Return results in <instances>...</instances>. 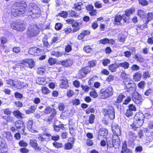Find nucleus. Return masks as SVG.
Returning a JSON list of instances; mask_svg holds the SVG:
<instances>
[{"label": "nucleus", "instance_id": "1", "mask_svg": "<svg viewBox=\"0 0 153 153\" xmlns=\"http://www.w3.org/2000/svg\"><path fill=\"white\" fill-rule=\"evenodd\" d=\"M29 9L30 11V14L31 17H38L40 16V8L37 6L36 4L31 3L29 4Z\"/></svg>", "mask_w": 153, "mask_h": 153}, {"label": "nucleus", "instance_id": "2", "mask_svg": "<svg viewBox=\"0 0 153 153\" xmlns=\"http://www.w3.org/2000/svg\"><path fill=\"white\" fill-rule=\"evenodd\" d=\"M41 29L36 25L29 26L28 29L27 34L30 37L37 35L39 33Z\"/></svg>", "mask_w": 153, "mask_h": 153}, {"label": "nucleus", "instance_id": "3", "mask_svg": "<svg viewBox=\"0 0 153 153\" xmlns=\"http://www.w3.org/2000/svg\"><path fill=\"white\" fill-rule=\"evenodd\" d=\"M27 5L26 3L24 1H23L21 4H18V6L20 7L21 6L23 8L18 9L17 8L18 7L15 6V9L12 10L13 15L14 16L17 17V16H19V15L24 13L25 12V8L27 7Z\"/></svg>", "mask_w": 153, "mask_h": 153}, {"label": "nucleus", "instance_id": "4", "mask_svg": "<svg viewBox=\"0 0 153 153\" xmlns=\"http://www.w3.org/2000/svg\"><path fill=\"white\" fill-rule=\"evenodd\" d=\"M113 93V88L112 87H108L105 90H101L100 95L101 98L104 99L112 96Z\"/></svg>", "mask_w": 153, "mask_h": 153}, {"label": "nucleus", "instance_id": "5", "mask_svg": "<svg viewBox=\"0 0 153 153\" xmlns=\"http://www.w3.org/2000/svg\"><path fill=\"white\" fill-rule=\"evenodd\" d=\"M132 100L137 104H141L143 101L142 96L137 92H134L132 93Z\"/></svg>", "mask_w": 153, "mask_h": 153}, {"label": "nucleus", "instance_id": "6", "mask_svg": "<svg viewBox=\"0 0 153 153\" xmlns=\"http://www.w3.org/2000/svg\"><path fill=\"white\" fill-rule=\"evenodd\" d=\"M51 135L48 133H43L42 134H39L38 135V139L41 143H46L49 140Z\"/></svg>", "mask_w": 153, "mask_h": 153}, {"label": "nucleus", "instance_id": "7", "mask_svg": "<svg viewBox=\"0 0 153 153\" xmlns=\"http://www.w3.org/2000/svg\"><path fill=\"white\" fill-rule=\"evenodd\" d=\"M105 116H108L111 120H112L115 118V112L114 108L112 107H109V108L105 112Z\"/></svg>", "mask_w": 153, "mask_h": 153}, {"label": "nucleus", "instance_id": "8", "mask_svg": "<svg viewBox=\"0 0 153 153\" xmlns=\"http://www.w3.org/2000/svg\"><path fill=\"white\" fill-rule=\"evenodd\" d=\"M90 68L89 66H86L82 68L79 71V75L80 78L84 77L85 74L89 73L91 71Z\"/></svg>", "mask_w": 153, "mask_h": 153}, {"label": "nucleus", "instance_id": "9", "mask_svg": "<svg viewBox=\"0 0 153 153\" xmlns=\"http://www.w3.org/2000/svg\"><path fill=\"white\" fill-rule=\"evenodd\" d=\"M22 64L24 65H28L30 68H33L34 65V62L33 60L32 59H26L21 62V64Z\"/></svg>", "mask_w": 153, "mask_h": 153}, {"label": "nucleus", "instance_id": "10", "mask_svg": "<svg viewBox=\"0 0 153 153\" xmlns=\"http://www.w3.org/2000/svg\"><path fill=\"white\" fill-rule=\"evenodd\" d=\"M143 122V120H134L133 124L131 126L132 128L135 129V128L140 127L142 125Z\"/></svg>", "mask_w": 153, "mask_h": 153}, {"label": "nucleus", "instance_id": "11", "mask_svg": "<svg viewBox=\"0 0 153 153\" xmlns=\"http://www.w3.org/2000/svg\"><path fill=\"white\" fill-rule=\"evenodd\" d=\"M28 52L32 55H38L40 53V50L36 47L31 48H30Z\"/></svg>", "mask_w": 153, "mask_h": 153}, {"label": "nucleus", "instance_id": "12", "mask_svg": "<svg viewBox=\"0 0 153 153\" xmlns=\"http://www.w3.org/2000/svg\"><path fill=\"white\" fill-rule=\"evenodd\" d=\"M111 129L114 134H115L117 136L120 135V131L118 125H114L112 126Z\"/></svg>", "mask_w": 153, "mask_h": 153}, {"label": "nucleus", "instance_id": "13", "mask_svg": "<svg viewBox=\"0 0 153 153\" xmlns=\"http://www.w3.org/2000/svg\"><path fill=\"white\" fill-rule=\"evenodd\" d=\"M73 63V61L71 59L64 60L61 62V65L65 67L71 66Z\"/></svg>", "mask_w": 153, "mask_h": 153}, {"label": "nucleus", "instance_id": "14", "mask_svg": "<svg viewBox=\"0 0 153 153\" xmlns=\"http://www.w3.org/2000/svg\"><path fill=\"white\" fill-rule=\"evenodd\" d=\"M33 124V120H29L27 123V128L31 132L34 133L36 131L34 130L33 129L32 126Z\"/></svg>", "mask_w": 153, "mask_h": 153}, {"label": "nucleus", "instance_id": "15", "mask_svg": "<svg viewBox=\"0 0 153 153\" xmlns=\"http://www.w3.org/2000/svg\"><path fill=\"white\" fill-rule=\"evenodd\" d=\"M36 82L41 85H45L47 83L45 79L43 77H38L36 79Z\"/></svg>", "mask_w": 153, "mask_h": 153}, {"label": "nucleus", "instance_id": "16", "mask_svg": "<svg viewBox=\"0 0 153 153\" xmlns=\"http://www.w3.org/2000/svg\"><path fill=\"white\" fill-rule=\"evenodd\" d=\"M144 115L142 113H137L134 116V120L144 121Z\"/></svg>", "mask_w": 153, "mask_h": 153}, {"label": "nucleus", "instance_id": "17", "mask_svg": "<svg viewBox=\"0 0 153 153\" xmlns=\"http://www.w3.org/2000/svg\"><path fill=\"white\" fill-rule=\"evenodd\" d=\"M30 144L36 150H39L40 148L38 146V143L36 140H30Z\"/></svg>", "mask_w": 153, "mask_h": 153}, {"label": "nucleus", "instance_id": "18", "mask_svg": "<svg viewBox=\"0 0 153 153\" xmlns=\"http://www.w3.org/2000/svg\"><path fill=\"white\" fill-rule=\"evenodd\" d=\"M123 17L120 15L116 16L114 18V22L115 24L117 25H122L120 21L122 20Z\"/></svg>", "mask_w": 153, "mask_h": 153}, {"label": "nucleus", "instance_id": "19", "mask_svg": "<svg viewBox=\"0 0 153 153\" xmlns=\"http://www.w3.org/2000/svg\"><path fill=\"white\" fill-rule=\"evenodd\" d=\"M15 126L16 128H21L24 131L25 126L24 123L22 121H18L16 122L15 123Z\"/></svg>", "mask_w": 153, "mask_h": 153}, {"label": "nucleus", "instance_id": "20", "mask_svg": "<svg viewBox=\"0 0 153 153\" xmlns=\"http://www.w3.org/2000/svg\"><path fill=\"white\" fill-rule=\"evenodd\" d=\"M119 67V64L114 63L111 64L109 66V68L110 71L112 72L116 71L117 68Z\"/></svg>", "mask_w": 153, "mask_h": 153}, {"label": "nucleus", "instance_id": "21", "mask_svg": "<svg viewBox=\"0 0 153 153\" xmlns=\"http://www.w3.org/2000/svg\"><path fill=\"white\" fill-rule=\"evenodd\" d=\"M90 33V32L88 30H84L78 36V38L79 40H81L85 36L89 34Z\"/></svg>", "mask_w": 153, "mask_h": 153}, {"label": "nucleus", "instance_id": "22", "mask_svg": "<svg viewBox=\"0 0 153 153\" xmlns=\"http://www.w3.org/2000/svg\"><path fill=\"white\" fill-rule=\"evenodd\" d=\"M18 27L17 30L19 31H24L25 28V24H23L22 22L19 21V25H18Z\"/></svg>", "mask_w": 153, "mask_h": 153}, {"label": "nucleus", "instance_id": "23", "mask_svg": "<svg viewBox=\"0 0 153 153\" xmlns=\"http://www.w3.org/2000/svg\"><path fill=\"white\" fill-rule=\"evenodd\" d=\"M142 76L141 73L140 72L136 73L133 76V79L136 81H139Z\"/></svg>", "mask_w": 153, "mask_h": 153}, {"label": "nucleus", "instance_id": "24", "mask_svg": "<svg viewBox=\"0 0 153 153\" xmlns=\"http://www.w3.org/2000/svg\"><path fill=\"white\" fill-rule=\"evenodd\" d=\"M108 134V131L106 130L105 128H102L101 129L99 132V134L98 135V137H99L100 136H105Z\"/></svg>", "mask_w": 153, "mask_h": 153}, {"label": "nucleus", "instance_id": "25", "mask_svg": "<svg viewBox=\"0 0 153 153\" xmlns=\"http://www.w3.org/2000/svg\"><path fill=\"white\" fill-rule=\"evenodd\" d=\"M6 82L8 87H16L17 86L16 84L17 82L16 81H14L13 80L9 79L7 80Z\"/></svg>", "mask_w": 153, "mask_h": 153}, {"label": "nucleus", "instance_id": "26", "mask_svg": "<svg viewBox=\"0 0 153 153\" xmlns=\"http://www.w3.org/2000/svg\"><path fill=\"white\" fill-rule=\"evenodd\" d=\"M152 20H153V14L151 12H148L147 14V20L145 24L147 25L148 22Z\"/></svg>", "mask_w": 153, "mask_h": 153}, {"label": "nucleus", "instance_id": "27", "mask_svg": "<svg viewBox=\"0 0 153 153\" xmlns=\"http://www.w3.org/2000/svg\"><path fill=\"white\" fill-rule=\"evenodd\" d=\"M125 97V96L123 94L120 93L117 97L115 102L117 103H120L122 102L123 99Z\"/></svg>", "mask_w": 153, "mask_h": 153}, {"label": "nucleus", "instance_id": "28", "mask_svg": "<svg viewBox=\"0 0 153 153\" xmlns=\"http://www.w3.org/2000/svg\"><path fill=\"white\" fill-rule=\"evenodd\" d=\"M135 9L134 7H131L129 9L127 10H126L125 14L127 16H129L133 14L135 12Z\"/></svg>", "mask_w": 153, "mask_h": 153}, {"label": "nucleus", "instance_id": "29", "mask_svg": "<svg viewBox=\"0 0 153 153\" xmlns=\"http://www.w3.org/2000/svg\"><path fill=\"white\" fill-rule=\"evenodd\" d=\"M118 64L119 67H122L125 69H127L129 68V63L126 61L119 63Z\"/></svg>", "mask_w": 153, "mask_h": 153}, {"label": "nucleus", "instance_id": "30", "mask_svg": "<svg viewBox=\"0 0 153 153\" xmlns=\"http://www.w3.org/2000/svg\"><path fill=\"white\" fill-rule=\"evenodd\" d=\"M82 5L83 4L81 2H78L74 4V8L76 10L79 11L81 9Z\"/></svg>", "mask_w": 153, "mask_h": 153}, {"label": "nucleus", "instance_id": "31", "mask_svg": "<svg viewBox=\"0 0 153 153\" xmlns=\"http://www.w3.org/2000/svg\"><path fill=\"white\" fill-rule=\"evenodd\" d=\"M68 13L70 16L73 17H78L79 16V15H78L77 13L71 10H68Z\"/></svg>", "mask_w": 153, "mask_h": 153}, {"label": "nucleus", "instance_id": "32", "mask_svg": "<svg viewBox=\"0 0 153 153\" xmlns=\"http://www.w3.org/2000/svg\"><path fill=\"white\" fill-rule=\"evenodd\" d=\"M19 21L12 22L11 24V28L13 29L17 30L18 27V25H19Z\"/></svg>", "mask_w": 153, "mask_h": 153}, {"label": "nucleus", "instance_id": "33", "mask_svg": "<svg viewBox=\"0 0 153 153\" xmlns=\"http://www.w3.org/2000/svg\"><path fill=\"white\" fill-rule=\"evenodd\" d=\"M7 147V145L6 142L0 137V149H6Z\"/></svg>", "mask_w": 153, "mask_h": 153}, {"label": "nucleus", "instance_id": "34", "mask_svg": "<svg viewBox=\"0 0 153 153\" xmlns=\"http://www.w3.org/2000/svg\"><path fill=\"white\" fill-rule=\"evenodd\" d=\"M135 59L137 61L140 62H143L144 61L143 58L139 54H136L135 55Z\"/></svg>", "mask_w": 153, "mask_h": 153}, {"label": "nucleus", "instance_id": "35", "mask_svg": "<svg viewBox=\"0 0 153 153\" xmlns=\"http://www.w3.org/2000/svg\"><path fill=\"white\" fill-rule=\"evenodd\" d=\"M51 55L57 57L61 56L62 55V53L60 52L59 51H52L51 52Z\"/></svg>", "mask_w": 153, "mask_h": 153}, {"label": "nucleus", "instance_id": "36", "mask_svg": "<svg viewBox=\"0 0 153 153\" xmlns=\"http://www.w3.org/2000/svg\"><path fill=\"white\" fill-rule=\"evenodd\" d=\"M132 81L131 79L128 77H124V79L123 80V83L125 86L129 84H130L131 82H132Z\"/></svg>", "mask_w": 153, "mask_h": 153}, {"label": "nucleus", "instance_id": "37", "mask_svg": "<svg viewBox=\"0 0 153 153\" xmlns=\"http://www.w3.org/2000/svg\"><path fill=\"white\" fill-rule=\"evenodd\" d=\"M137 14L142 19H143L146 17L144 11L142 10H138Z\"/></svg>", "mask_w": 153, "mask_h": 153}, {"label": "nucleus", "instance_id": "38", "mask_svg": "<svg viewBox=\"0 0 153 153\" xmlns=\"http://www.w3.org/2000/svg\"><path fill=\"white\" fill-rule=\"evenodd\" d=\"M5 134L7 140L9 141H11L13 139V137L11 133L9 131H7L6 132Z\"/></svg>", "mask_w": 153, "mask_h": 153}, {"label": "nucleus", "instance_id": "39", "mask_svg": "<svg viewBox=\"0 0 153 153\" xmlns=\"http://www.w3.org/2000/svg\"><path fill=\"white\" fill-rule=\"evenodd\" d=\"M117 142H115V140H112V144H108V147H114V146L115 145H116L117 144V145H119V140L118 139L117 140Z\"/></svg>", "mask_w": 153, "mask_h": 153}, {"label": "nucleus", "instance_id": "40", "mask_svg": "<svg viewBox=\"0 0 153 153\" xmlns=\"http://www.w3.org/2000/svg\"><path fill=\"white\" fill-rule=\"evenodd\" d=\"M53 146L56 148H59L62 147V144L61 143H59L56 142H54L53 143Z\"/></svg>", "mask_w": 153, "mask_h": 153}, {"label": "nucleus", "instance_id": "41", "mask_svg": "<svg viewBox=\"0 0 153 153\" xmlns=\"http://www.w3.org/2000/svg\"><path fill=\"white\" fill-rule=\"evenodd\" d=\"M42 93L45 94H48L50 92L48 89L45 87H44L42 88Z\"/></svg>", "mask_w": 153, "mask_h": 153}, {"label": "nucleus", "instance_id": "42", "mask_svg": "<svg viewBox=\"0 0 153 153\" xmlns=\"http://www.w3.org/2000/svg\"><path fill=\"white\" fill-rule=\"evenodd\" d=\"M13 114L17 118H21L22 117V115L21 113L18 110L16 111L13 112Z\"/></svg>", "mask_w": 153, "mask_h": 153}, {"label": "nucleus", "instance_id": "43", "mask_svg": "<svg viewBox=\"0 0 153 153\" xmlns=\"http://www.w3.org/2000/svg\"><path fill=\"white\" fill-rule=\"evenodd\" d=\"M138 2L140 4L143 6H147L148 4V2L146 0H139Z\"/></svg>", "mask_w": 153, "mask_h": 153}, {"label": "nucleus", "instance_id": "44", "mask_svg": "<svg viewBox=\"0 0 153 153\" xmlns=\"http://www.w3.org/2000/svg\"><path fill=\"white\" fill-rule=\"evenodd\" d=\"M134 86V83H133V82H131L130 84H129L128 85H127L125 86V88H126V89L129 91L131 90V89L132 88L133 86Z\"/></svg>", "mask_w": 153, "mask_h": 153}, {"label": "nucleus", "instance_id": "45", "mask_svg": "<svg viewBox=\"0 0 153 153\" xmlns=\"http://www.w3.org/2000/svg\"><path fill=\"white\" fill-rule=\"evenodd\" d=\"M95 118V116L93 114H91L89 116V123L92 124L94 122Z\"/></svg>", "mask_w": 153, "mask_h": 153}, {"label": "nucleus", "instance_id": "46", "mask_svg": "<svg viewBox=\"0 0 153 153\" xmlns=\"http://www.w3.org/2000/svg\"><path fill=\"white\" fill-rule=\"evenodd\" d=\"M21 62L19 63V66L18 68H20L21 70L23 71L24 70H26L27 68L28 67L27 66V65H24L22 64H21Z\"/></svg>", "mask_w": 153, "mask_h": 153}, {"label": "nucleus", "instance_id": "47", "mask_svg": "<svg viewBox=\"0 0 153 153\" xmlns=\"http://www.w3.org/2000/svg\"><path fill=\"white\" fill-rule=\"evenodd\" d=\"M45 67H40L38 68L37 73L40 74H42L45 71Z\"/></svg>", "mask_w": 153, "mask_h": 153}, {"label": "nucleus", "instance_id": "48", "mask_svg": "<svg viewBox=\"0 0 153 153\" xmlns=\"http://www.w3.org/2000/svg\"><path fill=\"white\" fill-rule=\"evenodd\" d=\"M127 146L126 143H123L122 149L121 152V153H124L127 150Z\"/></svg>", "mask_w": 153, "mask_h": 153}, {"label": "nucleus", "instance_id": "49", "mask_svg": "<svg viewBox=\"0 0 153 153\" xmlns=\"http://www.w3.org/2000/svg\"><path fill=\"white\" fill-rule=\"evenodd\" d=\"M153 92L151 88H149L147 89L144 93V95L146 96L150 95Z\"/></svg>", "mask_w": 153, "mask_h": 153}, {"label": "nucleus", "instance_id": "50", "mask_svg": "<svg viewBox=\"0 0 153 153\" xmlns=\"http://www.w3.org/2000/svg\"><path fill=\"white\" fill-rule=\"evenodd\" d=\"M48 62L51 65H53L54 64H55L56 61L55 59L51 58H49L48 60Z\"/></svg>", "mask_w": 153, "mask_h": 153}, {"label": "nucleus", "instance_id": "51", "mask_svg": "<svg viewBox=\"0 0 153 153\" xmlns=\"http://www.w3.org/2000/svg\"><path fill=\"white\" fill-rule=\"evenodd\" d=\"M19 145L21 146L26 147L28 146V143L23 140H21L19 143Z\"/></svg>", "mask_w": 153, "mask_h": 153}, {"label": "nucleus", "instance_id": "52", "mask_svg": "<svg viewBox=\"0 0 153 153\" xmlns=\"http://www.w3.org/2000/svg\"><path fill=\"white\" fill-rule=\"evenodd\" d=\"M72 102L73 105H78L80 104V101L78 99H75L72 100Z\"/></svg>", "mask_w": 153, "mask_h": 153}, {"label": "nucleus", "instance_id": "53", "mask_svg": "<svg viewBox=\"0 0 153 153\" xmlns=\"http://www.w3.org/2000/svg\"><path fill=\"white\" fill-rule=\"evenodd\" d=\"M136 26H137V29H140L142 30H143L145 28L147 27V25H146L145 24V23L143 25H140L139 24L136 25Z\"/></svg>", "mask_w": 153, "mask_h": 153}, {"label": "nucleus", "instance_id": "54", "mask_svg": "<svg viewBox=\"0 0 153 153\" xmlns=\"http://www.w3.org/2000/svg\"><path fill=\"white\" fill-rule=\"evenodd\" d=\"M73 145L72 143H68L65 144V149H66L69 150L72 148Z\"/></svg>", "mask_w": 153, "mask_h": 153}, {"label": "nucleus", "instance_id": "55", "mask_svg": "<svg viewBox=\"0 0 153 153\" xmlns=\"http://www.w3.org/2000/svg\"><path fill=\"white\" fill-rule=\"evenodd\" d=\"M68 14V12L66 11H62L61 13H59V15L64 18L67 17Z\"/></svg>", "mask_w": 153, "mask_h": 153}, {"label": "nucleus", "instance_id": "56", "mask_svg": "<svg viewBox=\"0 0 153 153\" xmlns=\"http://www.w3.org/2000/svg\"><path fill=\"white\" fill-rule=\"evenodd\" d=\"M109 42V39H108L105 38L103 39H101L100 40V42L102 44H105L108 43Z\"/></svg>", "mask_w": 153, "mask_h": 153}, {"label": "nucleus", "instance_id": "57", "mask_svg": "<svg viewBox=\"0 0 153 153\" xmlns=\"http://www.w3.org/2000/svg\"><path fill=\"white\" fill-rule=\"evenodd\" d=\"M129 109L132 111H135L136 110V108L135 106L132 104H130L128 106Z\"/></svg>", "mask_w": 153, "mask_h": 153}, {"label": "nucleus", "instance_id": "58", "mask_svg": "<svg viewBox=\"0 0 153 153\" xmlns=\"http://www.w3.org/2000/svg\"><path fill=\"white\" fill-rule=\"evenodd\" d=\"M15 97L17 98L21 99L23 98V95L21 93L18 92H16L14 94Z\"/></svg>", "mask_w": 153, "mask_h": 153}, {"label": "nucleus", "instance_id": "59", "mask_svg": "<svg viewBox=\"0 0 153 153\" xmlns=\"http://www.w3.org/2000/svg\"><path fill=\"white\" fill-rule=\"evenodd\" d=\"M133 112L132 111L129 109H127L126 112L125 113V115L128 117L131 116L132 115Z\"/></svg>", "mask_w": 153, "mask_h": 153}, {"label": "nucleus", "instance_id": "60", "mask_svg": "<svg viewBox=\"0 0 153 153\" xmlns=\"http://www.w3.org/2000/svg\"><path fill=\"white\" fill-rule=\"evenodd\" d=\"M52 108L50 107H47L45 110V112L47 114H49L52 112Z\"/></svg>", "mask_w": 153, "mask_h": 153}, {"label": "nucleus", "instance_id": "61", "mask_svg": "<svg viewBox=\"0 0 153 153\" xmlns=\"http://www.w3.org/2000/svg\"><path fill=\"white\" fill-rule=\"evenodd\" d=\"M114 79V77L113 76L110 75L106 78V80L108 82L113 81Z\"/></svg>", "mask_w": 153, "mask_h": 153}, {"label": "nucleus", "instance_id": "62", "mask_svg": "<svg viewBox=\"0 0 153 153\" xmlns=\"http://www.w3.org/2000/svg\"><path fill=\"white\" fill-rule=\"evenodd\" d=\"M91 50V48L89 46H85L84 48V50L87 53H89Z\"/></svg>", "mask_w": 153, "mask_h": 153}, {"label": "nucleus", "instance_id": "63", "mask_svg": "<svg viewBox=\"0 0 153 153\" xmlns=\"http://www.w3.org/2000/svg\"><path fill=\"white\" fill-rule=\"evenodd\" d=\"M140 68L139 66L136 64L133 65L131 67L133 71H137Z\"/></svg>", "mask_w": 153, "mask_h": 153}, {"label": "nucleus", "instance_id": "64", "mask_svg": "<svg viewBox=\"0 0 153 153\" xmlns=\"http://www.w3.org/2000/svg\"><path fill=\"white\" fill-rule=\"evenodd\" d=\"M13 52L18 53L20 51V48L18 47H15L13 49Z\"/></svg>", "mask_w": 153, "mask_h": 153}]
</instances>
